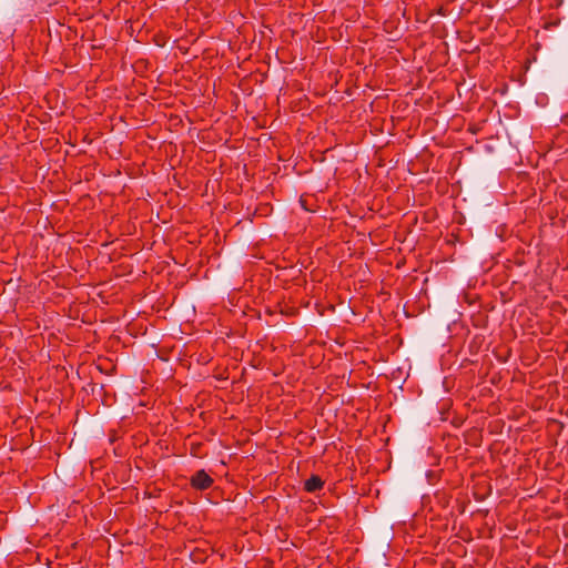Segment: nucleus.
Masks as SVG:
<instances>
[{
	"label": "nucleus",
	"mask_w": 568,
	"mask_h": 568,
	"mask_svg": "<svg viewBox=\"0 0 568 568\" xmlns=\"http://www.w3.org/2000/svg\"><path fill=\"white\" fill-rule=\"evenodd\" d=\"M211 483V477L204 470L197 471L192 478V484L200 489L207 488Z\"/></svg>",
	"instance_id": "obj_1"
},
{
	"label": "nucleus",
	"mask_w": 568,
	"mask_h": 568,
	"mask_svg": "<svg viewBox=\"0 0 568 568\" xmlns=\"http://www.w3.org/2000/svg\"><path fill=\"white\" fill-rule=\"evenodd\" d=\"M322 485H323V481L317 476H312L311 478H308L305 481V488L307 491H315V490L320 489L322 487Z\"/></svg>",
	"instance_id": "obj_2"
}]
</instances>
